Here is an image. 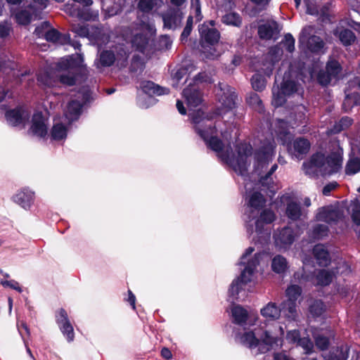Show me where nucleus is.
Returning a JSON list of instances; mask_svg holds the SVG:
<instances>
[{"label": "nucleus", "mask_w": 360, "mask_h": 360, "mask_svg": "<svg viewBox=\"0 0 360 360\" xmlns=\"http://www.w3.org/2000/svg\"><path fill=\"white\" fill-rule=\"evenodd\" d=\"M15 63L11 61H2L0 60V71H3L4 72L8 74V70H13L15 67Z\"/></svg>", "instance_id": "69168bd1"}, {"label": "nucleus", "mask_w": 360, "mask_h": 360, "mask_svg": "<svg viewBox=\"0 0 360 360\" xmlns=\"http://www.w3.org/2000/svg\"><path fill=\"white\" fill-rule=\"evenodd\" d=\"M191 6L195 11V17L198 20L202 19L200 4L199 0H191Z\"/></svg>", "instance_id": "0e129e2a"}, {"label": "nucleus", "mask_w": 360, "mask_h": 360, "mask_svg": "<svg viewBox=\"0 0 360 360\" xmlns=\"http://www.w3.org/2000/svg\"><path fill=\"white\" fill-rule=\"evenodd\" d=\"M56 321L63 334L66 336L68 341H72L74 339L73 328L68 319L67 312L60 309L56 315Z\"/></svg>", "instance_id": "b1692460"}, {"label": "nucleus", "mask_w": 360, "mask_h": 360, "mask_svg": "<svg viewBox=\"0 0 360 360\" xmlns=\"http://www.w3.org/2000/svg\"><path fill=\"white\" fill-rule=\"evenodd\" d=\"M288 262L281 255H276L271 261V269L274 272L281 274H284L288 269Z\"/></svg>", "instance_id": "473e14b6"}, {"label": "nucleus", "mask_w": 360, "mask_h": 360, "mask_svg": "<svg viewBox=\"0 0 360 360\" xmlns=\"http://www.w3.org/2000/svg\"><path fill=\"white\" fill-rule=\"evenodd\" d=\"M200 36L202 52L207 58L212 59L218 56L212 46L219 41L220 34L214 27V22L210 20L200 25L198 28Z\"/></svg>", "instance_id": "0eeeda50"}, {"label": "nucleus", "mask_w": 360, "mask_h": 360, "mask_svg": "<svg viewBox=\"0 0 360 360\" xmlns=\"http://www.w3.org/2000/svg\"><path fill=\"white\" fill-rule=\"evenodd\" d=\"M348 89L345 91L346 97L343 102V108L348 111L354 105H360V79L355 78L350 81Z\"/></svg>", "instance_id": "dca6fc26"}, {"label": "nucleus", "mask_w": 360, "mask_h": 360, "mask_svg": "<svg viewBox=\"0 0 360 360\" xmlns=\"http://www.w3.org/2000/svg\"><path fill=\"white\" fill-rule=\"evenodd\" d=\"M183 19L182 13L179 9H168L162 14L164 27L167 29H175L179 27Z\"/></svg>", "instance_id": "393cba45"}, {"label": "nucleus", "mask_w": 360, "mask_h": 360, "mask_svg": "<svg viewBox=\"0 0 360 360\" xmlns=\"http://www.w3.org/2000/svg\"><path fill=\"white\" fill-rule=\"evenodd\" d=\"M338 186V184L335 181L330 182V184L325 186L323 188V194L325 195H328L331 191L334 190Z\"/></svg>", "instance_id": "338daca9"}, {"label": "nucleus", "mask_w": 360, "mask_h": 360, "mask_svg": "<svg viewBox=\"0 0 360 360\" xmlns=\"http://www.w3.org/2000/svg\"><path fill=\"white\" fill-rule=\"evenodd\" d=\"M326 307L323 303L320 300L314 301L309 306V311L314 316H319L325 311Z\"/></svg>", "instance_id": "09e8293b"}, {"label": "nucleus", "mask_w": 360, "mask_h": 360, "mask_svg": "<svg viewBox=\"0 0 360 360\" xmlns=\"http://www.w3.org/2000/svg\"><path fill=\"white\" fill-rule=\"evenodd\" d=\"M129 56V50L123 45L117 46L115 52L112 51H103L99 53L95 60L97 68L110 67L115 63L120 68L126 67Z\"/></svg>", "instance_id": "6e6552de"}, {"label": "nucleus", "mask_w": 360, "mask_h": 360, "mask_svg": "<svg viewBox=\"0 0 360 360\" xmlns=\"http://www.w3.org/2000/svg\"><path fill=\"white\" fill-rule=\"evenodd\" d=\"M302 294V289L297 285H292L286 290V296L288 300L286 301L295 302Z\"/></svg>", "instance_id": "37998d69"}, {"label": "nucleus", "mask_w": 360, "mask_h": 360, "mask_svg": "<svg viewBox=\"0 0 360 360\" xmlns=\"http://www.w3.org/2000/svg\"><path fill=\"white\" fill-rule=\"evenodd\" d=\"M276 245L280 248L286 249L295 240L292 230L289 227H285L274 235Z\"/></svg>", "instance_id": "bb28decb"}, {"label": "nucleus", "mask_w": 360, "mask_h": 360, "mask_svg": "<svg viewBox=\"0 0 360 360\" xmlns=\"http://www.w3.org/2000/svg\"><path fill=\"white\" fill-rule=\"evenodd\" d=\"M158 2V0H140L138 6L143 13H148L157 6Z\"/></svg>", "instance_id": "3c124183"}, {"label": "nucleus", "mask_w": 360, "mask_h": 360, "mask_svg": "<svg viewBox=\"0 0 360 360\" xmlns=\"http://www.w3.org/2000/svg\"><path fill=\"white\" fill-rule=\"evenodd\" d=\"M67 127L63 123L55 121L51 131V137L55 141L63 140L67 136Z\"/></svg>", "instance_id": "72a5a7b5"}, {"label": "nucleus", "mask_w": 360, "mask_h": 360, "mask_svg": "<svg viewBox=\"0 0 360 360\" xmlns=\"http://www.w3.org/2000/svg\"><path fill=\"white\" fill-rule=\"evenodd\" d=\"M275 131L278 139L283 145H287L288 152L295 158L302 159L306 155L310 148V143L304 138L295 139L292 143L290 144L292 135L290 133L288 124L283 120H278L276 124Z\"/></svg>", "instance_id": "39448f33"}, {"label": "nucleus", "mask_w": 360, "mask_h": 360, "mask_svg": "<svg viewBox=\"0 0 360 360\" xmlns=\"http://www.w3.org/2000/svg\"><path fill=\"white\" fill-rule=\"evenodd\" d=\"M334 275L335 272L333 271L325 269L320 270L316 276L314 283L316 285H327L330 283Z\"/></svg>", "instance_id": "4c0bfd02"}, {"label": "nucleus", "mask_w": 360, "mask_h": 360, "mask_svg": "<svg viewBox=\"0 0 360 360\" xmlns=\"http://www.w3.org/2000/svg\"><path fill=\"white\" fill-rule=\"evenodd\" d=\"M282 305L285 317L289 321H296L298 317V313L296 309V303L293 302L285 301L283 303Z\"/></svg>", "instance_id": "58836bf2"}, {"label": "nucleus", "mask_w": 360, "mask_h": 360, "mask_svg": "<svg viewBox=\"0 0 360 360\" xmlns=\"http://www.w3.org/2000/svg\"><path fill=\"white\" fill-rule=\"evenodd\" d=\"M342 155L341 148L328 157L321 153L314 154L309 162L303 164L304 172L311 176L331 175L342 167Z\"/></svg>", "instance_id": "20e7f679"}, {"label": "nucleus", "mask_w": 360, "mask_h": 360, "mask_svg": "<svg viewBox=\"0 0 360 360\" xmlns=\"http://www.w3.org/2000/svg\"><path fill=\"white\" fill-rule=\"evenodd\" d=\"M349 210L352 211V217L354 223L360 225V201L359 200H354L352 201Z\"/></svg>", "instance_id": "a18cd8bd"}, {"label": "nucleus", "mask_w": 360, "mask_h": 360, "mask_svg": "<svg viewBox=\"0 0 360 360\" xmlns=\"http://www.w3.org/2000/svg\"><path fill=\"white\" fill-rule=\"evenodd\" d=\"M313 255L320 266H326L330 262L328 250L322 244H318L313 248Z\"/></svg>", "instance_id": "c756f323"}, {"label": "nucleus", "mask_w": 360, "mask_h": 360, "mask_svg": "<svg viewBox=\"0 0 360 360\" xmlns=\"http://www.w3.org/2000/svg\"><path fill=\"white\" fill-rule=\"evenodd\" d=\"M285 213L287 217L293 221L300 219L301 217L306 215L305 212L301 210L300 204L293 200L288 202Z\"/></svg>", "instance_id": "7c9ffc66"}, {"label": "nucleus", "mask_w": 360, "mask_h": 360, "mask_svg": "<svg viewBox=\"0 0 360 360\" xmlns=\"http://www.w3.org/2000/svg\"><path fill=\"white\" fill-rule=\"evenodd\" d=\"M284 329L278 324H265V328H255L252 330L245 331L238 336L240 342L251 349L257 348L255 354L265 353L268 351L281 347Z\"/></svg>", "instance_id": "f03ea898"}, {"label": "nucleus", "mask_w": 360, "mask_h": 360, "mask_svg": "<svg viewBox=\"0 0 360 360\" xmlns=\"http://www.w3.org/2000/svg\"><path fill=\"white\" fill-rule=\"evenodd\" d=\"M274 360H294L285 352H279L274 354Z\"/></svg>", "instance_id": "774afa93"}, {"label": "nucleus", "mask_w": 360, "mask_h": 360, "mask_svg": "<svg viewBox=\"0 0 360 360\" xmlns=\"http://www.w3.org/2000/svg\"><path fill=\"white\" fill-rule=\"evenodd\" d=\"M251 83L252 88L256 91H262L266 86L264 78L259 74H255L252 76Z\"/></svg>", "instance_id": "8fccbe9b"}, {"label": "nucleus", "mask_w": 360, "mask_h": 360, "mask_svg": "<svg viewBox=\"0 0 360 360\" xmlns=\"http://www.w3.org/2000/svg\"><path fill=\"white\" fill-rule=\"evenodd\" d=\"M221 21L227 25H232L235 27H240L242 24L241 17L238 13L235 12H230L225 14L222 17Z\"/></svg>", "instance_id": "ea45409f"}, {"label": "nucleus", "mask_w": 360, "mask_h": 360, "mask_svg": "<svg viewBox=\"0 0 360 360\" xmlns=\"http://www.w3.org/2000/svg\"><path fill=\"white\" fill-rule=\"evenodd\" d=\"M34 193L27 188L18 191L13 197V201L25 210H29L34 202Z\"/></svg>", "instance_id": "a878e982"}, {"label": "nucleus", "mask_w": 360, "mask_h": 360, "mask_svg": "<svg viewBox=\"0 0 360 360\" xmlns=\"http://www.w3.org/2000/svg\"><path fill=\"white\" fill-rule=\"evenodd\" d=\"M246 101L249 105L257 110H261L262 101L259 96L255 93H250L246 97Z\"/></svg>", "instance_id": "de8ad7c7"}, {"label": "nucleus", "mask_w": 360, "mask_h": 360, "mask_svg": "<svg viewBox=\"0 0 360 360\" xmlns=\"http://www.w3.org/2000/svg\"><path fill=\"white\" fill-rule=\"evenodd\" d=\"M0 283L4 288H10L19 292H22V288H20L19 283L15 280H1Z\"/></svg>", "instance_id": "680f3d73"}, {"label": "nucleus", "mask_w": 360, "mask_h": 360, "mask_svg": "<svg viewBox=\"0 0 360 360\" xmlns=\"http://www.w3.org/2000/svg\"><path fill=\"white\" fill-rule=\"evenodd\" d=\"M38 82L41 85L47 87L57 86L58 83L68 86H72L75 84V79L70 73L68 75H60L59 77L56 76L55 77L48 72H44L39 75Z\"/></svg>", "instance_id": "2eb2a0df"}, {"label": "nucleus", "mask_w": 360, "mask_h": 360, "mask_svg": "<svg viewBox=\"0 0 360 360\" xmlns=\"http://www.w3.org/2000/svg\"><path fill=\"white\" fill-rule=\"evenodd\" d=\"M64 6V11L71 16L84 20H95L98 17V11L91 10L89 6L92 0H71Z\"/></svg>", "instance_id": "1a4fd4ad"}, {"label": "nucleus", "mask_w": 360, "mask_h": 360, "mask_svg": "<svg viewBox=\"0 0 360 360\" xmlns=\"http://www.w3.org/2000/svg\"><path fill=\"white\" fill-rule=\"evenodd\" d=\"M347 174H354L360 171V160L358 158H351L346 166Z\"/></svg>", "instance_id": "49530a36"}, {"label": "nucleus", "mask_w": 360, "mask_h": 360, "mask_svg": "<svg viewBox=\"0 0 360 360\" xmlns=\"http://www.w3.org/2000/svg\"><path fill=\"white\" fill-rule=\"evenodd\" d=\"M298 91V85L293 81L284 80L281 88L274 86L272 89V104L275 107L281 106L286 100V96Z\"/></svg>", "instance_id": "ddd939ff"}, {"label": "nucleus", "mask_w": 360, "mask_h": 360, "mask_svg": "<svg viewBox=\"0 0 360 360\" xmlns=\"http://www.w3.org/2000/svg\"><path fill=\"white\" fill-rule=\"evenodd\" d=\"M328 233V228L326 224H316L311 234L314 239L320 240L327 236Z\"/></svg>", "instance_id": "79ce46f5"}, {"label": "nucleus", "mask_w": 360, "mask_h": 360, "mask_svg": "<svg viewBox=\"0 0 360 360\" xmlns=\"http://www.w3.org/2000/svg\"><path fill=\"white\" fill-rule=\"evenodd\" d=\"M140 86L143 92L146 94L145 96L139 97L140 105L143 108H148V105L142 103L143 100H145L147 98L152 100L151 96L153 95L161 96L168 93L167 89L156 85L150 81L142 82Z\"/></svg>", "instance_id": "6ab92c4d"}, {"label": "nucleus", "mask_w": 360, "mask_h": 360, "mask_svg": "<svg viewBox=\"0 0 360 360\" xmlns=\"http://www.w3.org/2000/svg\"><path fill=\"white\" fill-rule=\"evenodd\" d=\"M348 347L347 345L338 347L324 356L325 360H347L348 358Z\"/></svg>", "instance_id": "f704fd0d"}, {"label": "nucleus", "mask_w": 360, "mask_h": 360, "mask_svg": "<svg viewBox=\"0 0 360 360\" xmlns=\"http://www.w3.org/2000/svg\"><path fill=\"white\" fill-rule=\"evenodd\" d=\"M281 28L275 20H269L258 27V34L262 39H276Z\"/></svg>", "instance_id": "5701e85b"}, {"label": "nucleus", "mask_w": 360, "mask_h": 360, "mask_svg": "<svg viewBox=\"0 0 360 360\" xmlns=\"http://www.w3.org/2000/svg\"><path fill=\"white\" fill-rule=\"evenodd\" d=\"M281 44L288 52L292 53L295 49V39L290 34H287Z\"/></svg>", "instance_id": "5fc2aeb1"}, {"label": "nucleus", "mask_w": 360, "mask_h": 360, "mask_svg": "<svg viewBox=\"0 0 360 360\" xmlns=\"http://www.w3.org/2000/svg\"><path fill=\"white\" fill-rule=\"evenodd\" d=\"M77 64L75 63L72 56H68L66 58H63L60 60V61L58 64V67L60 70H66L69 68H72L73 66Z\"/></svg>", "instance_id": "6e6d98bb"}, {"label": "nucleus", "mask_w": 360, "mask_h": 360, "mask_svg": "<svg viewBox=\"0 0 360 360\" xmlns=\"http://www.w3.org/2000/svg\"><path fill=\"white\" fill-rule=\"evenodd\" d=\"M265 202V200L262 195L259 193H253L249 199V207L250 210V216L252 219L255 217V212H258Z\"/></svg>", "instance_id": "2f4dec72"}, {"label": "nucleus", "mask_w": 360, "mask_h": 360, "mask_svg": "<svg viewBox=\"0 0 360 360\" xmlns=\"http://www.w3.org/2000/svg\"><path fill=\"white\" fill-rule=\"evenodd\" d=\"M338 37L344 45H350L354 41L356 37L354 34L349 30L344 29L339 32Z\"/></svg>", "instance_id": "c03bdc74"}, {"label": "nucleus", "mask_w": 360, "mask_h": 360, "mask_svg": "<svg viewBox=\"0 0 360 360\" xmlns=\"http://www.w3.org/2000/svg\"><path fill=\"white\" fill-rule=\"evenodd\" d=\"M81 96L82 98L80 101H78L77 99L72 100L68 103L67 108L65 110V117L68 120L70 123L71 122L77 120L79 118L82 112V107L83 104L85 103L87 101V94H82V95H81V94L79 93L77 96V98H80Z\"/></svg>", "instance_id": "a211bd4d"}, {"label": "nucleus", "mask_w": 360, "mask_h": 360, "mask_svg": "<svg viewBox=\"0 0 360 360\" xmlns=\"http://www.w3.org/2000/svg\"><path fill=\"white\" fill-rule=\"evenodd\" d=\"M283 54V51L282 49L278 46H276L274 47H273L269 53V56L268 57L271 58V63H270V65L269 67L267 68V70L266 72V73L269 76L271 72H272V70H273V65L274 64L275 62L278 61L281 56Z\"/></svg>", "instance_id": "a19ab883"}, {"label": "nucleus", "mask_w": 360, "mask_h": 360, "mask_svg": "<svg viewBox=\"0 0 360 360\" xmlns=\"http://www.w3.org/2000/svg\"><path fill=\"white\" fill-rule=\"evenodd\" d=\"M7 122L12 126H24L28 118V113L22 108L8 111L6 114Z\"/></svg>", "instance_id": "cd10ccee"}, {"label": "nucleus", "mask_w": 360, "mask_h": 360, "mask_svg": "<svg viewBox=\"0 0 360 360\" xmlns=\"http://www.w3.org/2000/svg\"><path fill=\"white\" fill-rule=\"evenodd\" d=\"M314 338L317 347L321 350L327 349L328 346V340L327 338L324 337L323 335L314 334Z\"/></svg>", "instance_id": "052dcab7"}, {"label": "nucleus", "mask_w": 360, "mask_h": 360, "mask_svg": "<svg viewBox=\"0 0 360 360\" xmlns=\"http://www.w3.org/2000/svg\"><path fill=\"white\" fill-rule=\"evenodd\" d=\"M16 21L21 25H27L30 22L31 15L27 11H22L15 14Z\"/></svg>", "instance_id": "4d7b16f0"}, {"label": "nucleus", "mask_w": 360, "mask_h": 360, "mask_svg": "<svg viewBox=\"0 0 360 360\" xmlns=\"http://www.w3.org/2000/svg\"><path fill=\"white\" fill-rule=\"evenodd\" d=\"M72 31L81 37H89V31L86 26L80 24L72 25Z\"/></svg>", "instance_id": "864d4df0"}, {"label": "nucleus", "mask_w": 360, "mask_h": 360, "mask_svg": "<svg viewBox=\"0 0 360 360\" xmlns=\"http://www.w3.org/2000/svg\"><path fill=\"white\" fill-rule=\"evenodd\" d=\"M275 214L269 209L264 210L259 217L255 221V231L258 234L262 233L264 230V225L269 224L273 222L275 219Z\"/></svg>", "instance_id": "c85d7f7f"}, {"label": "nucleus", "mask_w": 360, "mask_h": 360, "mask_svg": "<svg viewBox=\"0 0 360 360\" xmlns=\"http://www.w3.org/2000/svg\"><path fill=\"white\" fill-rule=\"evenodd\" d=\"M145 61L140 56H134L132 58L130 70L131 72H141L144 69Z\"/></svg>", "instance_id": "603ef678"}, {"label": "nucleus", "mask_w": 360, "mask_h": 360, "mask_svg": "<svg viewBox=\"0 0 360 360\" xmlns=\"http://www.w3.org/2000/svg\"><path fill=\"white\" fill-rule=\"evenodd\" d=\"M49 27V23L48 22H44L41 24V25L36 27L34 33L37 37H45V32L47 31Z\"/></svg>", "instance_id": "e2e57ef3"}, {"label": "nucleus", "mask_w": 360, "mask_h": 360, "mask_svg": "<svg viewBox=\"0 0 360 360\" xmlns=\"http://www.w3.org/2000/svg\"><path fill=\"white\" fill-rule=\"evenodd\" d=\"M338 212L331 210L328 207L321 208L317 214V219L319 221H326L330 223V221H335L338 219Z\"/></svg>", "instance_id": "e433bc0d"}, {"label": "nucleus", "mask_w": 360, "mask_h": 360, "mask_svg": "<svg viewBox=\"0 0 360 360\" xmlns=\"http://www.w3.org/2000/svg\"><path fill=\"white\" fill-rule=\"evenodd\" d=\"M29 132L40 138H44L48 134L46 120L41 112L33 115Z\"/></svg>", "instance_id": "4be33fe9"}, {"label": "nucleus", "mask_w": 360, "mask_h": 360, "mask_svg": "<svg viewBox=\"0 0 360 360\" xmlns=\"http://www.w3.org/2000/svg\"><path fill=\"white\" fill-rule=\"evenodd\" d=\"M254 248H248L245 253L242 255L240 264L245 266L243 271L239 277L234 279L231 283L229 290V296L232 301L240 300V293L245 290L246 284L252 280L253 276L257 270V266L259 264L262 257L261 253H255L252 255Z\"/></svg>", "instance_id": "7ed1b4c3"}, {"label": "nucleus", "mask_w": 360, "mask_h": 360, "mask_svg": "<svg viewBox=\"0 0 360 360\" xmlns=\"http://www.w3.org/2000/svg\"><path fill=\"white\" fill-rule=\"evenodd\" d=\"M212 82L211 77L207 74L205 72L199 73L194 79L195 84L191 85L189 84L188 86L183 91V96L186 99L189 108L191 109L192 108L197 107L202 101L201 93L199 91L196 84L202 82L211 83Z\"/></svg>", "instance_id": "9b49d317"}, {"label": "nucleus", "mask_w": 360, "mask_h": 360, "mask_svg": "<svg viewBox=\"0 0 360 360\" xmlns=\"http://www.w3.org/2000/svg\"><path fill=\"white\" fill-rule=\"evenodd\" d=\"M326 72H320L318 75V81L322 85H327L333 79H337L341 72L340 63L335 60H329L326 65Z\"/></svg>", "instance_id": "f3484780"}, {"label": "nucleus", "mask_w": 360, "mask_h": 360, "mask_svg": "<svg viewBox=\"0 0 360 360\" xmlns=\"http://www.w3.org/2000/svg\"><path fill=\"white\" fill-rule=\"evenodd\" d=\"M275 144L274 141L268 143L266 146H264L255 155V170L258 172V175L261 176L259 183L262 186H266L270 188L269 181H271V174L277 169L278 166L274 164L270 170L264 175H261V172L266 168L269 162L272 160L274 156Z\"/></svg>", "instance_id": "423d86ee"}, {"label": "nucleus", "mask_w": 360, "mask_h": 360, "mask_svg": "<svg viewBox=\"0 0 360 360\" xmlns=\"http://www.w3.org/2000/svg\"><path fill=\"white\" fill-rule=\"evenodd\" d=\"M352 120L351 118L348 117H342L339 123L336 124L334 127V132L337 133L340 131L341 130H344L349 127L352 124Z\"/></svg>", "instance_id": "13d9d810"}, {"label": "nucleus", "mask_w": 360, "mask_h": 360, "mask_svg": "<svg viewBox=\"0 0 360 360\" xmlns=\"http://www.w3.org/2000/svg\"><path fill=\"white\" fill-rule=\"evenodd\" d=\"M217 96L220 107L216 114L222 115L235 107L236 95L232 88L224 84H219Z\"/></svg>", "instance_id": "f8f14e48"}, {"label": "nucleus", "mask_w": 360, "mask_h": 360, "mask_svg": "<svg viewBox=\"0 0 360 360\" xmlns=\"http://www.w3.org/2000/svg\"><path fill=\"white\" fill-rule=\"evenodd\" d=\"M234 321L238 324H243L248 319V311L241 306L235 305L231 309Z\"/></svg>", "instance_id": "c9c22d12"}, {"label": "nucleus", "mask_w": 360, "mask_h": 360, "mask_svg": "<svg viewBox=\"0 0 360 360\" xmlns=\"http://www.w3.org/2000/svg\"><path fill=\"white\" fill-rule=\"evenodd\" d=\"M153 27L149 24L142 23L133 33L131 43L133 47L140 53L149 58L150 47L149 45L150 37L153 34Z\"/></svg>", "instance_id": "9d476101"}, {"label": "nucleus", "mask_w": 360, "mask_h": 360, "mask_svg": "<svg viewBox=\"0 0 360 360\" xmlns=\"http://www.w3.org/2000/svg\"><path fill=\"white\" fill-rule=\"evenodd\" d=\"M315 29L312 26H307L302 30L300 37V42L306 44L307 49L311 52H319L323 48L324 43L318 36H316Z\"/></svg>", "instance_id": "4468645a"}, {"label": "nucleus", "mask_w": 360, "mask_h": 360, "mask_svg": "<svg viewBox=\"0 0 360 360\" xmlns=\"http://www.w3.org/2000/svg\"><path fill=\"white\" fill-rule=\"evenodd\" d=\"M286 340L289 343L296 344L300 346L305 354H311L314 351V344L309 338H300L297 330H289L286 335Z\"/></svg>", "instance_id": "412c9836"}, {"label": "nucleus", "mask_w": 360, "mask_h": 360, "mask_svg": "<svg viewBox=\"0 0 360 360\" xmlns=\"http://www.w3.org/2000/svg\"><path fill=\"white\" fill-rule=\"evenodd\" d=\"M261 315L266 319L262 325L263 328H265V324L267 323L269 325L278 324L281 326L279 323L275 321L279 319L281 317V310L274 302H269L260 309Z\"/></svg>", "instance_id": "aec40b11"}, {"label": "nucleus", "mask_w": 360, "mask_h": 360, "mask_svg": "<svg viewBox=\"0 0 360 360\" xmlns=\"http://www.w3.org/2000/svg\"><path fill=\"white\" fill-rule=\"evenodd\" d=\"M60 33L55 29L51 28L49 26L47 31L45 32V39L51 42H56L58 40Z\"/></svg>", "instance_id": "bf43d9fd"}, {"label": "nucleus", "mask_w": 360, "mask_h": 360, "mask_svg": "<svg viewBox=\"0 0 360 360\" xmlns=\"http://www.w3.org/2000/svg\"><path fill=\"white\" fill-rule=\"evenodd\" d=\"M196 132L205 141L208 147L217 153L219 158L230 165L233 170L244 176L251 160L252 147L250 144L242 143L237 146V155L232 154L229 146H224L222 142L214 136L216 131L213 127L212 115H204L200 110L191 113Z\"/></svg>", "instance_id": "f257e3e1"}]
</instances>
